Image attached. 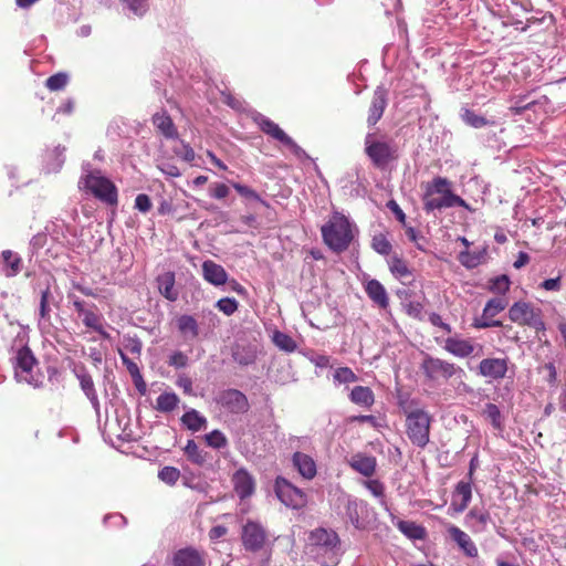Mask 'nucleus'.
Instances as JSON below:
<instances>
[{"mask_svg": "<svg viewBox=\"0 0 566 566\" xmlns=\"http://www.w3.org/2000/svg\"><path fill=\"white\" fill-rule=\"evenodd\" d=\"M398 406L405 416L406 434L410 442L423 449L430 441V428L432 417L427 410L420 407L418 399L409 396H400Z\"/></svg>", "mask_w": 566, "mask_h": 566, "instance_id": "obj_1", "label": "nucleus"}, {"mask_svg": "<svg viewBox=\"0 0 566 566\" xmlns=\"http://www.w3.org/2000/svg\"><path fill=\"white\" fill-rule=\"evenodd\" d=\"M324 243L334 252L348 249L354 239V226L340 212H334L321 229Z\"/></svg>", "mask_w": 566, "mask_h": 566, "instance_id": "obj_2", "label": "nucleus"}, {"mask_svg": "<svg viewBox=\"0 0 566 566\" xmlns=\"http://www.w3.org/2000/svg\"><path fill=\"white\" fill-rule=\"evenodd\" d=\"M78 188L92 193L99 200L114 205L117 202V189L115 185L101 170L93 169L90 163L82 165V176L78 180Z\"/></svg>", "mask_w": 566, "mask_h": 566, "instance_id": "obj_3", "label": "nucleus"}, {"mask_svg": "<svg viewBox=\"0 0 566 566\" xmlns=\"http://www.w3.org/2000/svg\"><path fill=\"white\" fill-rule=\"evenodd\" d=\"M219 324L218 315L211 310L201 311L200 323L190 314H181L176 317L177 329L186 340H195L200 334L208 336Z\"/></svg>", "mask_w": 566, "mask_h": 566, "instance_id": "obj_4", "label": "nucleus"}, {"mask_svg": "<svg viewBox=\"0 0 566 566\" xmlns=\"http://www.w3.org/2000/svg\"><path fill=\"white\" fill-rule=\"evenodd\" d=\"M20 338V347L14 350L12 356V364L14 368V377L19 382H25L33 387H40L42 377L36 369V359L31 349L24 342V335Z\"/></svg>", "mask_w": 566, "mask_h": 566, "instance_id": "obj_5", "label": "nucleus"}, {"mask_svg": "<svg viewBox=\"0 0 566 566\" xmlns=\"http://www.w3.org/2000/svg\"><path fill=\"white\" fill-rule=\"evenodd\" d=\"M343 516L356 530H371L376 523V512L369 504L360 499L345 496L343 499Z\"/></svg>", "mask_w": 566, "mask_h": 566, "instance_id": "obj_6", "label": "nucleus"}, {"mask_svg": "<svg viewBox=\"0 0 566 566\" xmlns=\"http://www.w3.org/2000/svg\"><path fill=\"white\" fill-rule=\"evenodd\" d=\"M310 539L315 548L316 555H326L328 560L323 562L324 566H336L340 555V539L335 531L316 528L311 532Z\"/></svg>", "mask_w": 566, "mask_h": 566, "instance_id": "obj_7", "label": "nucleus"}, {"mask_svg": "<svg viewBox=\"0 0 566 566\" xmlns=\"http://www.w3.org/2000/svg\"><path fill=\"white\" fill-rule=\"evenodd\" d=\"M365 153L378 168H385L398 157L396 143L385 138L378 139L374 133H368L365 137Z\"/></svg>", "mask_w": 566, "mask_h": 566, "instance_id": "obj_8", "label": "nucleus"}, {"mask_svg": "<svg viewBox=\"0 0 566 566\" xmlns=\"http://www.w3.org/2000/svg\"><path fill=\"white\" fill-rule=\"evenodd\" d=\"M509 318L518 325L534 328L536 332H545L546 324L542 316V310L531 303L518 301L509 308Z\"/></svg>", "mask_w": 566, "mask_h": 566, "instance_id": "obj_9", "label": "nucleus"}, {"mask_svg": "<svg viewBox=\"0 0 566 566\" xmlns=\"http://www.w3.org/2000/svg\"><path fill=\"white\" fill-rule=\"evenodd\" d=\"M254 122L258 124L259 128L273 139L281 143L285 146L295 157L298 159L306 158L307 155L305 150L300 147L292 137H290L276 123L268 118L262 114H256L254 116Z\"/></svg>", "mask_w": 566, "mask_h": 566, "instance_id": "obj_10", "label": "nucleus"}, {"mask_svg": "<svg viewBox=\"0 0 566 566\" xmlns=\"http://www.w3.org/2000/svg\"><path fill=\"white\" fill-rule=\"evenodd\" d=\"M421 370L429 380H448L455 375H464V370L455 364L429 355L423 358Z\"/></svg>", "mask_w": 566, "mask_h": 566, "instance_id": "obj_11", "label": "nucleus"}, {"mask_svg": "<svg viewBox=\"0 0 566 566\" xmlns=\"http://www.w3.org/2000/svg\"><path fill=\"white\" fill-rule=\"evenodd\" d=\"M275 493L279 500L287 507L300 509L306 503L305 493L284 478L276 479Z\"/></svg>", "mask_w": 566, "mask_h": 566, "instance_id": "obj_12", "label": "nucleus"}, {"mask_svg": "<svg viewBox=\"0 0 566 566\" xmlns=\"http://www.w3.org/2000/svg\"><path fill=\"white\" fill-rule=\"evenodd\" d=\"M443 348L458 358L480 356L483 350L482 345L474 343L471 338H462L458 335L446 338Z\"/></svg>", "mask_w": 566, "mask_h": 566, "instance_id": "obj_13", "label": "nucleus"}, {"mask_svg": "<svg viewBox=\"0 0 566 566\" xmlns=\"http://www.w3.org/2000/svg\"><path fill=\"white\" fill-rule=\"evenodd\" d=\"M217 402L228 412L240 415L245 413L249 408L247 396L238 389H226L217 398Z\"/></svg>", "mask_w": 566, "mask_h": 566, "instance_id": "obj_14", "label": "nucleus"}, {"mask_svg": "<svg viewBox=\"0 0 566 566\" xmlns=\"http://www.w3.org/2000/svg\"><path fill=\"white\" fill-rule=\"evenodd\" d=\"M266 541V531L258 522L248 521L242 528V544L249 552H259Z\"/></svg>", "mask_w": 566, "mask_h": 566, "instance_id": "obj_15", "label": "nucleus"}, {"mask_svg": "<svg viewBox=\"0 0 566 566\" xmlns=\"http://www.w3.org/2000/svg\"><path fill=\"white\" fill-rule=\"evenodd\" d=\"M452 207H462L469 211L472 210L465 200L453 192H446L440 195V197H423V209L427 213Z\"/></svg>", "mask_w": 566, "mask_h": 566, "instance_id": "obj_16", "label": "nucleus"}, {"mask_svg": "<svg viewBox=\"0 0 566 566\" xmlns=\"http://www.w3.org/2000/svg\"><path fill=\"white\" fill-rule=\"evenodd\" d=\"M507 364L506 358H484L478 366V373L482 377L500 380L503 379L507 373Z\"/></svg>", "mask_w": 566, "mask_h": 566, "instance_id": "obj_17", "label": "nucleus"}, {"mask_svg": "<svg viewBox=\"0 0 566 566\" xmlns=\"http://www.w3.org/2000/svg\"><path fill=\"white\" fill-rule=\"evenodd\" d=\"M447 533L467 557H478L479 549L469 534H467L464 531H462L460 527L453 524L448 525Z\"/></svg>", "mask_w": 566, "mask_h": 566, "instance_id": "obj_18", "label": "nucleus"}, {"mask_svg": "<svg viewBox=\"0 0 566 566\" xmlns=\"http://www.w3.org/2000/svg\"><path fill=\"white\" fill-rule=\"evenodd\" d=\"M472 483L471 481H460L457 483L450 504V509L455 513H462L469 506L472 499Z\"/></svg>", "mask_w": 566, "mask_h": 566, "instance_id": "obj_19", "label": "nucleus"}, {"mask_svg": "<svg viewBox=\"0 0 566 566\" xmlns=\"http://www.w3.org/2000/svg\"><path fill=\"white\" fill-rule=\"evenodd\" d=\"M492 522L490 513L484 507H472L465 515L464 523L473 533L480 534L488 530Z\"/></svg>", "mask_w": 566, "mask_h": 566, "instance_id": "obj_20", "label": "nucleus"}, {"mask_svg": "<svg viewBox=\"0 0 566 566\" xmlns=\"http://www.w3.org/2000/svg\"><path fill=\"white\" fill-rule=\"evenodd\" d=\"M232 483L237 495L241 500L247 499L254 493V479L245 469H239L233 473Z\"/></svg>", "mask_w": 566, "mask_h": 566, "instance_id": "obj_21", "label": "nucleus"}, {"mask_svg": "<svg viewBox=\"0 0 566 566\" xmlns=\"http://www.w3.org/2000/svg\"><path fill=\"white\" fill-rule=\"evenodd\" d=\"M67 298L72 302L75 311L82 317L83 324L86 327H95V324H97L98 321H102V316L96 314L94 311V308H96L94 304L87 306L84 301L71 293L67 295Z\"/></svg>", "mask_w": 566, "mask_h": 566, "instance_id": "obj_22", "label": "nucleus"}, {"mask_svg": "<svg viewBox=\"0 0 566 566\" xmlns=\"http://www.w3.org/2000/svg\"><path fill=\"white\" fill-rule=\"evenodd\" d=\"M21 256L11 250H3L0 254V272L6 277H14L21 272Z\"/></svg>", "mask_w": 566, "mask_h": 566, "instance_id": "obj_23", "label": "nucleus"}, {"mask_svg": "<svg viewBox=\"0 0 566 566\" xmlns=\"http://www.w3.org/2000/svg\"><path fill=\"white\" fill-rule=\"evenodd\" d=\"M258 357V347L254 344L238 342L232 347V358L241 366L252 365Z\"/></svg>", "mask_w": 566, "mask_h": 566, "instance_id": "obj_24", "label": "nucleus"}, {"mask_svg": "<svg viewBox=\"0 0 566 566\" xmlns=\"http://www.w3.org/2000/svg\"><path fill=\"white\" fill-rule=\"evenodd\" d=\"M176 276L171 271L164 272L156 277L158 292L169 302H176L179 297V292L175 287Z\"/></svg>", "mask_w": 566, "mask_h": 566, "instance_id": "obj_25", "label": "nucleus"}, {"mask_svg": "<svg viewBox=\"0 0 566 566\" xmlns=\"http://www.w3.org/2000/svg\"><path fill=\"white\" fill-rule=\"evenodd\" d=\"M203 279L214 286H220L227 283L228 273L224 268L211 260L202 263Z\"/></svg>", "mask_w": 566, "mask_h": 566, "instance_id": "obj_26", "label": "nucleus"}, {"mask_svg": "<svg viewBox=\"0 0 566 566\" xmlns=\"http://www.w3.org/2000/svg\"><path fill=\"white\" fill-rule=\"evenodd\" d=\"M153 124L156 129L167 139H178L179 134L176 125L174 124L171 117L167 114L166 111H161L155 113L153 115Z\"/></svg>", "mask_w": 566, "mask_h": 566, "instance_id": "obj_27", "label": "nucleus"}, {"mask_svg": "<svg viewBox=\"0 0 566 566\" xmlns=\"http://www.w3.org/2000/svg\"><path fill=\"white\" fill-rule=\"evenodd\" d=\"M387 106L386 91L381 87H377L374 92L371 104L369 107V114L367 123L369 126H374L381 118L385 108Z\"/></svg>", "mask_w": 566, "mask_h": 566, "instance_id": "obj_28", "label": "nucleus"}, {"mask_svg": "<svg viewBox=\"0 0 566 566\" xmlns=\"http://www.w3.org/2000/svg\"><path fill=\"white\" fill-rule=\"evenodd\" d=\"M172 566H205V560L198 549L186 547L175 553Z\"/></svg>", "mask_w": 566, "mask_h": 566, "instance_id": "obj_29", "label": "nucleus"}, {"mask_svg": "<svg viewBox=\"0 0 566 566\" xmlns=\"http://www.w3.org/2000/svg\"><path fill=\"white\" fill-rule=\"evenodd\" d=\"M292 462L297 472L306 480H312L317 472L314 459L303 452H295Z\"/></svg>", "mask_w": 566, "mask_h": 566, "instance_id": "obj_30", "label": "nucleus"}, {"mask_svg": "<svg viewBox=\"0 0 566 566\" xmlns=\"http://www.w3.org/2000/svg\"><path fill=\"white\" fill-rule=\"evenodd\" d=\"M349 465L356 472L369 478L374 475L376 471L377 460L373 455H367L365 453H356L350 458Z\"/></svg>", "mask_w": 566, "mask_h": 566, "instance_id": "obj_31", "label": "nucleus"}, {"mask_svg": "<svg viewBox=\"0 0 566 566\" xmlns=\"http://www.w3.org/2000/svg\"><path fill=\"white\" fill-rule=\"evenodd\" d=\"M391 523L410 539H422L426 535V531L419 524L411 521L399 520L391 511L388 513Z\"/></svg>", "mask_w": 566, "mask_h": 566, "instance_id": "obj_32", "label": "nucleus"}, {"mask_svg": "<svg viewBox=\"0 0 566 566\" xmlns=\"http://www.w3.org/2000/svg\"><path fill=\"white\" fill-rule=\"evenodd\" d=\"M365 291L368 297L377 304L380 308H387L389 305L388 294L386 289L378 280H369L366 283Z\"/></svg>", "mask_w": 566, "mask_h": 566, "instance_id": "obj_33", "label": "nucleus"}, {"mask_svg": "<svg viewBox=\"0 0 566 566\" xmlns=\"http://www.w3.org/2000/svg\"><path fill=\"white\" fill-rule=\"evenodd\" d=\"M54 304V297L50 291V287H46L41 292L40 306H39V327L44 331L46 327L51 325L50 323V313L51 305Z\"/></svg>", "mask_w": 566, "mask_h": 566, "instance_id": "obj_34", "label": "nucleus"}, {"mask_svg": "<svg viewBox=\"0 0 566 566\" xmlns=\"http://www.w3.org/2000/svg\"><path fill=\"white\" fill-rule=\"evenodd\" d=\"M349 399L355 405L370 408L375 402V395L369 387L356 386L352 389Z\"/></svg>", "mask_w": 566, "mask_h": 566, "instance_id": "obj_35", "label": "nucleus"}, {"mask_svg": "<svg viewBox=\"0 0 566 566\" xmlns=\"http://www.w3.org/2000/svg\"><path fill=\"white\" fill-rule=\"evenodd\" d=\"M180 420L182 426L192 432H198L207 426V418L196 409L186 411Z\"/></svg>", "mask_w": 566, "mask_h": 566, "instance_id": "obj_36", "label": "nucleus"}, {"mask_svg": "<svg viewBox=\"0 0 566 566\" xmlns=\"http://www.w3.org/2000/svg\"><path fill=\"white\" fill-rule=\"evenodd\" d=\"M364 486L376 497L379 500V504L384 507V510L390 513V507L385 497V485L379 480H366L364 481Z\"/></svg>", "mask_w": 566, "mask_h": 566, "instance_id": "obj_37", "label": "nucleus"}, {"mask_svg": "<svg viewBox=\"0 0 566 566\" xmlns=\"http://www.w3.org/2000/svg\"><path fill=\"white\" fill-rule=\"evenodd\" d=\"M179 397L175 392H163L156 399V409L161 412H170L177 408Z\"/></svg>", "mask_w": 566, "mask_h": 566, "instance_id": "obj_38", "label": "nucleus"}, {"mask_svg": "<svg viewBox=\"0 0 566 566\" xmlns=\"http://www.w3.org/2000/svg\"><path fill=\"white\" fill-rule=\"evenodd\" d=\"M461 118H462V120L467 125H469V126H471L473 128H482V127H485L488 125H493L494 124L493 120H489L484 116L479 115L474 111H471L469 108H464L462 111Z\"/></svg>", "mask_w": 566, "mask_h": 566, "instance_id": "obj_39", "label": "nucleus"}, {"mask_svg": "<svg viewBox=\"0 0 566 566\" xmlns=\"http://www.w3.org/2000/svg\"><path fill=\"white\" fill-rule=\"evenodd\" d=\"M272 342L274 345L285 353H293L296 350V342L287 334L275 331L272 335Z\"/></svg>", "mask_w": 566, "mask_h": 566, "instance_id": "obj_40", "label": "nucleus"}, {"mask_svg": "<svg viewBox=\"0 0 566 566\" xmlns=\"http://www.w3.org/2000/svg\"><path fill=\"white\" fill-rule=\"evenodd\" d=\"M358 376L349 367H338L334 370L333 382L335 386L356 382Z\"/></svg>", "mask_w": 566, "mask_h": 566, "instance_id": "obj_41", "label": "nucleus"}, {"mask_svg": "<svg viewBox=\"0 0 566 566\" xmlns=\"http://www.w3.org/2000/svg\"><path fill=\"white\" fill-rule=\"evenodd\" d=\"M184 451L192 463L201 465L206 462V452L198 447L195 440H188Z\"/></svg>", "mask_w": 566, "mask_h": 566, "instance_id": "obj_42", "label": "nucleus"}, {"mask_svg": "<svg viewBox=\"0 0 566 566\" xmlns=\"http://www.w3.org/2000/svg\"><path fill=\"white\" fill-rule=\"evenodd\" d=\"M507 306V301L503 297H494L486 302L483 313L484 318H493Z\"/></svg>", "mask_w": 566, "mask_h": 566, "instance_id": "obj_43", "label": "nucleus"}, {"mask_svg": "<svg viewBox=\"0 0 566 566\" xmlns=\"http://www.w3.org/2000/svg\"><path fill=\"white\" fill-rule=\"evenodd\" d=\"M446 192H452L450 189V181L442 177H436L428 185L423 197H433V195H442Z\"/></svg>", "mask_w": 566, "mask_h": 566, "instance_id": "obj_44", "label": "nucleus"}, {"mask_svg": "<svg viewBox=\"0 0 566 566\" xmlns=\"http://www.w3.org/2000/svg\"><path fill=\"white\" fill-rule=\"evenodd\" d=\"M482 415L488 419L493 428L501 430L503 427L502 415L499 407L495 403H486Z\"/></svg>", "mask_w": 566, "mask_h": 566, "instance_id": "obj_45", "label": "nucleus"}, {"mask_svg": "<svg viewBox=\"0 0 566 566\" xmlns=\"http://www.w3.org/2000/svg\"><path fill=\"white\" fill-rule=\"evenodd\" d=\"M511 281L506 274L497 275L489 281V290L492 293L505 295L510 290Z\"/></svg>", "mask_w": 566, "mask_h": 566, "instance_id": "obj_46", "label": "nucleus"}, {"mask_svg": "<svg viewBox=\"0 0 566 566\" xmlns=\"http://www.w3.org/2000/svg\"><path fill=\"white\" fill-rule=\"evenodd\" d=\"M538 104L535 101H527V96L517 97L510 106V112L513 115H523L524 113L534 109Z\"/></svg>", "mask_w": 566, "mask_h": 566, "instance_id": "obj_47", "label": "nucleus"}, {"mask_svg": "<svg viewBox=\"0 0 566 566\" xmlns=\"http://www.w3.org/2000/svg\"><path fill=\"white\" fill-rule=\"evenodd\" d=\"M64 151L65 147L56 146L53 151L49 155L53 157L52 163H46V172H57L64 164Z\"/></svg>", "mask_w": 566, "mask_h": 566, "instance_id": "obj_48", "label": "nucleus"}, {"mask_svg": "<svg viewBox=\"0 0 566 566\" xmlns=\"http://www.w3.org/2000/svg\"><path fill=\"white\" fill-rule=\"evenodd\" d=\"M207 444L213 449L220 450L228 447V439L220 430H213L205 436Z\"/></svg>", "mask_w": 566, "mask_h": 566, "instance_id": "obj_49", "label": "nucleus"}, {"mask_svg": "<svg viewBox=\"0 0 566 566\" xmlns=\"http://www.w3.org/2000/svg\"><path fill=\"white\" fill-rule=\"evenodd\" d=\"M118 354L122 359V363L126 366L133 380L139 379L143 385V389H145V381L143 380V376L140 374L138 365L135 361H133L130 358H128L127 355L123 350L119 349Z\"/></svg>", "mask_w": 566, "mask_h": 566, "instance_id": "obj_50", "label": "nucleus"}, {"mask_svg": "<svg viewBox=\"0 0 566 566\" xmlns=\"http://www.w3.org/2000/svg\"><path fill=\"white\" fill-rule=\"evenodd\" d=\"M172 151L177 157L181 158L186 163H192L196 157L195 150L185 140H179V144L174 147Z\"/></svg>", "mask_w": 566, "mask_h": 566, "instance_id": "obj_51", "label": "nucleus"}, {"mask_svg": "<svg viewBox=\"0 0 566 566\" xmlns=\"http://www.w3.org/2000/svg\"><path fill=\"white\" fill-rule=\"evenodd\" d=\"M391 273L397 277H406L410 275L407 263L399 256L395 255L389 261Z\"/></svg>", "mask_w": 566, "mask_h": 566, "instance_id": "obj_52", "label": "nucleus"}, {"mask_svg": "<svg viewBox=\"0 0 566 566\" xmlns=\"http://www.w3.org/2000/svg\"><path fill=\"white\" fill-rule=\"evenodd\" d=\"M158 478L160 481L168 485H174L180 478V471L175 467H164L158 472Z\"/></svg>", "mask_w": 566, "mask_h": 566, "instance_id": "obj_53", "label": "nucleus"}, {"mask_svg": "<svg viewBox=\"0 0 566 566\" xmlns=\"http://www.w3.org/2000/svg\"><path fill=\"white\" fill-rule=\"evenodd\" d=\"M120 1L125 4V8L129 11V13H132L133 15H136V17H143L148 9L146 0H120Z\"/></svg>", "mask_w": 566, "mask_h": 566, "instance_id": "obj_54", "label": "nucleus"}, {"mask_svg": "<svg viewBox=\"0 0 566 566\" xmlns=\"http://www.w3.org/2000/svg\"><path fill=\"white\" fill-rule=\"evenodd\" d=\"M216 307L227 316L234 314L239 303L234 297H223L216 303Z\"/></svg>", "mask_w": 566, "mask_h": 566, "instance_id": "obj_55", "label": "nucleus"}, {"mask_svg": "<svg viewBox=\"0 0 566 566\" xmlns=\"http://www.w3.org/2000/svg\"><path fill=\"white\" fill-rule=\"evenodd\" d=\"M371 245L373 249L381 255H388L391 251V243L384 234L375 235Z\"/></svg>", "mask_w": 566, "mask_h": 566, "instance_id": "obj_56", "label": "nucleus"}, {"mask_svg": "<svg viewBox=\"0 0 566 566\" xmlns=\"http://www.w3.org/2000/svg\"><path fill=\"white\" fill-rule=\"evenodd\" d=\"M168 365L176 368H185L189 364V357L181 350H174L168 357Z\"/></svg>", "mask_w": 566, "mask_h": 566, "instance_id": "obj_57", "label": "nucleus"}, {"mask_svg": "<svg viewBox=\"0 0 566 566\" xmlns=\"http://www.w3.org/2000/svg\"><path fill=\"white\" fill-rule=\"evenodd\" d=\"M69 76L65 73H56L46 80V87L51 91H60L67 84Z\"/></svg>", "mask_w": 566, "mask_h": 566, "instance_id": "obj_58", "label": "nucleus"}, {"mask_svg": "<svg viewBox=\"0 0 566 566\" xmlns=\"http://www.w3.org/2000/svg\"><path fill=\"white\" fill-rule=\"evenodd\" d=\"M65 223L63 220H56L51 222V224H48L45 227L46 232L53 238L55 241H61L62 238H64V229Z\"/></svg>", "mask_w": 566, "mask_h": 566, "instance_id": "obj_59", "label": "nucleus"}, {"mask_svg": "<svg viewBox=\"0 0 566 566\" xmlns=\"http://www.w3.org/2000/svg\"><path fill=\"white\" fill-rule=\"evenodd\" d=\"M230 188L226 184L212 182L209 185L210 197L221 200L229 196Z\"/></svg>", "mask_w": 566, "mask_h": 566, "instance_id": "obj_60", "label": "nucleus"}, {"mask_svg": "<svg viewBox=\"0 0 566 566\" xmlns=\"http://www.w3.org/2000/svg\"><path fill=\"white\" fill-rule=\"evenodd\" d=\"M232 187L238 191L239 195H241L244 198L252 199L255 201H261L260 195L254 191L252 188L244 186L239 182H232Z\"/></svg>", "mask_w": 566, "mask_h": 566, "instance_id": "obj_61", "label": "nucleus"}, {"mask_svg": "<svg viewBox=\"0 0 566 566\" xmlns=\"http://www.w3.org/2000/svg\"><path fill=\"white\" fill-rule=\"evenodd\" d=\"M151 206L153 205H151L150 198L146 193H139L135 198L134 207H135V209H137L138 211H140L143 213H147L151 209Z\"/></svg>", "mask_w": 566, "mask_h": 566, "instance_id": "obj_62", "label": "nucleus"}, {"mask_svg": "<svg viewBox=\"0 0 566 566\" xmlns=\"http://www.w3.org/2000/svg\"><path fill=\"white\" fill-rule=\"evenodd\" d=\"M503 326L502 322L493 318H484V314L480 318H475L473 322V327L475 328H490V327H500Z\"/></svg>", "mask_w": 566, "mask_h": 566, "instance_id": "obj_63", "label": "nucleus"}, {"mask_svg": "<svg viewBox=\"0 0 566 566\" xmlns=\"http://www.w3.org/2000/svg\"><path fill=\"white\" fill-rule=\"evenodd\" d=\"M403 307L406 313L415 318H420L422 314L423 306L419 302L409 301L403 303Z\"/></svg>", "mask_w": 566, "mask_h": 566, "instance_id": "obj_64", "label": "nucleus"}]
</instances>
